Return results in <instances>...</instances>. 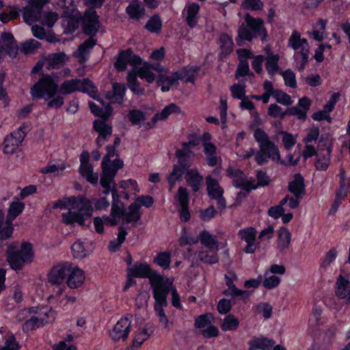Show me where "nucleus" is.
<instances>
[{
    "instance_id": "nucleus-1",
    "label": "nucleus",
    "mask_w": 350,
    "mask_h": 350,
    "mask_svg": "<svg viewBox=\"0 0 350 350\" xmlns=\"http://www.w3.org/2000/svg\"><path fill=\"white\" fill-rule=\"evenodd\" d=\"M152 70L161 73L157 83L161 86L162 92L169 91L171 88L178 84L179 80H183L186 83L193 82L196 72V69L189 68L167 75L165 72L163 73L165 68L159 64H151L145 62L142 66L139 68L137 66L134 70L129 73L128 85L131 90L137 94H144V90L140 88L137 83L136 75L146 82L152 83L155 79V75Z\"/></svg>"
},
{
    "instance_id": "nucleus-2",
    "label": "nucleus",
    "mask_w": 350,
    "mask_h": 350,
    "mask_svg": "<svg viewBox=\"0 0 350 350\" xmlns=\"http://www.w3.org/2000/svg\"><path fill=\"white\" fill-rule=\"evenodd\" d=\"M133 278H148L153 291L155 300L154 310L159 317V322L165 327H169V321L163 308L167 306V295L172 285L169 278L152 272L150 266L146 262H137L127 269V281L126 288L133 283Z\"/></svg>"
},
{
    "instance_id": "nucleus-3",
    "label": "nucleus",
    "mask_w": 350,
    "mask_h": 350,
    "mask_svg": "<svg viewBox=\"0 0 350 350\" xmlns=\"http://www.w3.org/2000/svg\"><path fill=\"white\" fill-rule=\"evenodd\" d=\"M92 202L96 210H105L109 206V202L104 197L91 201L84 196H78L64 198L54 202L52 203V208L67 210L62 213V221L65 225L83 226L92 216Z\"/></svg>"
},
{
    "instance_id": "nucleus-4",
    "label": "nucleus",
    "mask_w": 350,
    "mask_h": 350,
    "mask_svg": "<svg viewBox=\"0 0 350 350\" xmlns=\"http://www.w3.org/2000/svg\"><path fill=\"white\" fill-rule=\"evenodd\" d=\"M85 280L84 271L78 265L64 262L54 266L48 274V281L51 284H60L64 282L70 289L80 288Z\"/></svg>"
},
{
    "instance_id": "nucleus-5",
    "label": "nucleus",
    "mask_w": 350,
    "mask_h": 350,
    "mask_svg": "<svg viewBox=\"0 0 350 350\" xmlns=\"http://www.w3.org/2000/svg\"><path fill=\"white\" fill-rule=\"evenodd\" d=\"M59 90V85L53 77L45 75L31 88L30 93L34 98H43L48 100V107L51 108L61 107L64 100L62 96L55 97Z\"/></svg>"
},
{
    "instance_id": "nucleus-6",
    "label": "nucleus",
    "mask_w": 350,
    "mask_h": 350,
    "mask_svg": "<svg viewBox=\"0 0 350 350\" xmlns=\"http://www.w3.org/2000/svg\"><path fill=\"white\" fill-rule=\"evenodd\" d=\"M199 144V138L193 137L188 142L183 143L181 149L176 150V155L178 158L179 165H174L172 172L167 177L170 187L180 181L183 176L186 174L188 168L187 162L195 157V148Z\"/></svg>"
},
{
    "instance_id": "nucleus-7",
    "label": "nucleus",
    "mask_w": 350,
    "mask_h": 350,
    "mask_svg": "<svg viewBox=\"0 0 350 350\" xmlns=\"http://www.w3.org/2000/svg\"><path fill=\"white\" fill-rule=\"evenodd\" d=\"M254 136L258 143L260 150L255 154V161L259 165L267 163L271 159L275 163L285 164L282 159L278 147L269 139L267 133L260 129L255 130Z\"/></svg>"
},
{
    "instance_id": "nucleus-8",
    "label": "nucleus",
    "mask_w": 350,
    "mask_h": 350,
    "mask_svg": "<svg viewBox=\"0 0 350 350\" xmlns=\"http://www.w3.org/2000/svg\"><path fill=\"white\" fill-rule=\"evenodd\" d=\"M47 0H29V5L23 8V21L31 25L37 21L42 25L52 27L58 18V14L53 12H42Z\"/></svg>"
},
{
    "instance_id": "nucleus-9",
    "label": "nucleus",
    "mask_w": 350,
    "mask_h": 350,
    "mask_svg": "<svg viewBox=\"0 0 350 350\" xmlns=\"http://www.w3.org/2000/svg\"><path fill=\"white\" fill-rule=\"evenodd\" d=\"M116 154L115 147L109 146L107 147V154L102 161L103 173L100 178V184L105 189L104 193L109 194L111 189H116L114 177L119 169L123 165L122 161L116 159L111 161V158Z\"/></svg>"
},
{
    "instance_id": "nucleus-10",
    "label": "nucleus",
    "mask_w": 350,
    "mask_h": 350,
    "mask_svg": "<svg viewBox=\"0 0 350 350\" xmlns=\"http://www.w3.org/2000/svg\"><path fill=\"white\" fill-rule=\"evenodd\" d=\"M288 46L295 51V66L303 70L309 57L310 46L307 40L302 38L298 31H293L288 40Z\"/></svg>"
},
{
    "instance_id": "nucleus-11",
    "label": "nucleus",
    "mask_w": 350,
    "mask_h": 350,
    "mask_svg": "<svg viewBox=\"0 0 350 350\" xmlns=\"http://www.w3.org/2000/svg\"><path fill=\"white\" fill-rule=\"evenodd\" d=\"M261 36L265 39L267 36V32L263 27V21L260 18H255L247 14L244 23L238 31V38L237 42L241 44V40L251 41L254 38Z\"/></svg>"
},
{
    "instance_id": "nucleus-12",
    "label": "nucleus",
    "mask_w": 350,
    "mask_h": 350,
    "mask_svg": "<svg viewBox=\"0 0 350 350\" xmlns=\"http://www.w3.org/2000/svg\"><path fill=\"white\" fill-rule=\"evenodd\" d=\"M16 243L8 245L7 250V260L12 269H20L24 262H31L33 258L32 245L29 243H23L19 252L16 251Z\"/></svg>"
},
{
    "instance_id": "nucleus-13",
    "label": "nucleus",
    "mask_w": 350,
    "mask_h": 350,
    "mask_svg": "<svg viewBox=\"0 0 350 350\" xmlns=\"http://www.w3.org/2000/svg\"><path fill=\"white\" fill-rule=\"evenodd\" d=\"M113 203L111 205V214L109 216L104 215L102 217H96L94 219V226L96 232L103 233L104 231V225L115 226L120 221V218L123 215V204L117 199L116 189H111Z\"/></svg>"
},
{
    "instance_id": "nucleus-14",
    "label": "nucleus",
    "mask_w": 350,
    "mask_h": 350,
    "mask_svg": "<svg viewBox=\"0 0 350 350\" xmlns=\"http://www.w3.org/2000/svg\"><path fill=\"white\" fill-rule=\"evenodd\" d=\"M25 204L18 200H14L8 210L7 218L4 219V213L0 210V239L10 238L14 230L12 221L16 218L23 211Z\"/></svg>"
},
{
    "instance_id": "nucleus-15",
    "label": "nucleus",
    "mask_w": 350,
    "mask_h": 350,
    "mask_svg": "<svg viewBox=\"0 0 350 350\" xmlns=\"http://www.w3.org/2000/svg\"><path fill=\"white\" fill-rule=\"evenodd\" d=\"M228 173L232 178V183L235 187L247 191L256 189L257 185H267L269 181L267 174L262 172H259L257 174L258 184L256 183L254 180L252 178L248 179L239 170L230 168L228 170Z\"/></svg>"
},
{
    "instance_id": "nucleus-16",
    "label": "nucleus",
    "mask_w": 350,
    "mask_h": 350,
    "mask_svg": "<svg viewBox=\"0 0 350 350\" xmlns=\"http://www.w3.org/2000/svg\"><path fill=\"white\" fill-rule=\"evenodd\" d=\"M54 319L55 313L48 306L31 308L30 319L23 323V329L25 332H29L53 321Z\"/></svg>"
},
{
    "instance_id": "nucleus-17",
    "label": "nucleus",
    "mask_w": 350,
    "mask_h": 350,
    "mask_svg": "<svg viewBox=\"0 0 350 350\" xmlns=\"http://www.w3.org/2000/svg\"><path fill=\"white\" fill-rule=\"evenodd\" d=\"M75 91L86 93L92 98H96V88L89 79H73L66 80L59 88V92L62 94H69Z\"/></svg>"
},
{
    "instance_id": "nucleus-18",
    "label": "nucleus",
    "mask_w": 350,
    "mask_h": 350,
    "mask_svg": "<svg viewBox=\"0 0 350 350\" xmlns=\"http://www.w3.org/2000/svg\"><path fill=\"white\" fill-rule=\"evenodd\" d=\"M69 57L64 53L60 52L49 55L44 60L38 62L32 69L33 73H36L45 66L48 70L58 68L68 61Z\"/></svg>"
},
{
    "instance_id": "nucleus-19",
    "label": "nucleus",
    "mask_w": 350,
    "mask_h": 350,
    "mask_svg": "<svg viewBox=\"0 0 350 350\" xmlns=\"http://www.w3.org/2000/svg\"><path fill=\"white\" fill-rule=\"evenodd\" d=\"M132 320L131 314L120 318L110 332L111 338L115 341L126 340L131 332Z\"/></svg>"
},
{
    "instance_id": "nucleus-20",
    "label": "nucleus",
    "mask_w": 350,
    "mask_h": 350,
    "mask_svg": "<svg viewBox=\"0 0 350 350\" xmlns=\"http://www.w3.org/2000/svg\"><path fill=\"white\" fill-rule=\"evenodd\" d=\"M25 137V133L22 127L18 128L4 139L3 150L5 154L14 153Z\"/></svg>"
},
{
    "instance_id": "nucleus-21",
    "label": "nucleus",
    "mask_w": 350,
    "mask_h": 350,
    "mask_svg": "<svg viewBox=\"0 0 350 350\" xmlns=\"http://www.w3.org/2000/svg\"><path fill=\"white\" fill-rule=\"evenodd\" d=\"M18 53V46L12 33L2 32L0 36V57L8 55L15 57Z\"/></svg>"
},
{
    "instance_id": "nucleus-22",
    "label": "nucleus",
    "mask_w": 350,
    "mask_h": 350,
    "mask_svg": "<svg viewBox=\"0 0 350 350\" xmlns=\"http://www.w3.org/2000/svg\"><path fill=\"white\" fill-rule=\"evenodd\" d=\"M206 185L208 196L212 200H217V205L219 209L224 210L226 206V202L223 198V189L220 187L218 182L211 177H207Z\"/></svg>"
},
{
    "instance_id": "nucleus-23",
    "label": "nucleus",
    "mask_w": 350,
    "mask_h": 350,
    "mask_svg": "<svg viewBox=\"0 0 350 350\" xmlns=\"http://www.w3.org/2000/svg\"><path fill=\"white\" fill-rule=\"evenodd\" d=\"M142 64V59L135 55L131 50L124 51L120 53L114 65L118 70H124L127 65H131L135 68Z\"/></svg>"
},
{
    "instance_id": "nucleus-24",
    "label": "nucleus",
    "mask_w": 350,
    "mask_h": 350,
    "mask_svg": "<svg viewBox=\"0 0 350 350\" xmlns=\"http://www.w3.org/2000/svg\"><path fill=\"white\" fill-rule=\"evenodd\" d=\"M335 294L347 303H350V280L348 275L340 274L335 283Z\"/></svg>"
},
{
    "instance_id": "nucleus-25",
    "label": "nucleus",
    "mask_w": 350,
    "mask_h": 350,
    "mask_svg": "<svg viewBox=\"0 0 350 350\" xmlns=\"http://www.w3.org/2000/svg\"><path fill=\"white\" fill-rule=\"evenodd\" d=\"M84 32L90 36L94 35L98 30L100 23L96 11L94 9H89L84 14L83 18Z\"/></svg>"
},
{
    "instance_id": "nucleus-26",
    "label": "nucleus",
    "mask_w": 350,
    "mask_h": 350,
    "mask_svg": "<svg viewBox=\"0 0 350 350\" xmlns=\"http://www.w3.org/2000/svg\"><path fill=\"white\" fill-rule=\"evenodd\" d=\"M93 244L88 240H77L71 246L72 256L80 260L88 256L93 252Z\"/></svg>"
},
{
    "instance_id": "nucleus-27",
    "label": "nucleus",
    "mask_w": 350,
    "mask_h": 350,
    "mask_svg": "<svg viewBox=\"0 0 350 350\" xmlns=\"http://www.w3.org/2000/svg\"><path fill=\"white\" fill-rule=\"evenodd\" d=\"M339 98V94L337 93L333 94L329 98V100L324 105L323 109L312 115V118L317 121L327 120L330 122L331 118L329 116L330 112L333 110L336 102Z\"/></svg>"
},
{
    "instance_id": "nucleus-28",
    "label": "nucleus",
    "mask_w": 350,
    "mask_h": 350,
    "mask_svg": "<svg viewBox=\"0 0 350 350\" xmlns=\"http://www.w3.org/2000/svg\"><path fill=\"white\" fill-rule=\"evenodd\" d=\"M180 113V107L171 103L165 106L160 112L154 114L152 119V124H148L146 128L152 127L157 122L167 120L171 115Z\"/></svg>"
},
{
    "instance_id": "nucleus-29",
    "label": "nucleus",
    "mask_w": 350,
    "mask_h": 350,
    "mask_svg": "<svg viewBox=\"0 0 350 350\" xmlns=\"http://www.w3.org/2000/svg\"><path fill=\"white\" fill-rule=\"evenodd\" d=\"M94 127L98 133V136L96 139L97 144L101 146L105 144L107 138L111 135V126L104 120H97L94 122Z\"/></svg>"
},
{
    "instance_id": "nucleus-30",
    "label": "nucleus",
    "mask_w": 350,
    "mask_h": 350,
    "mask_svg": "<svg viewBox=\"0 0 350 350\" xmlns=\"http://www.w3.org/2000/svg\"><path fill=\"white\" fill-rule=\"evenodd\" d=\"M256 231L254 228H247L241 230L239 232L240 238L247 243L245 252L247 254H252L256 250L254 241L256 239Z\"/></svg>"
},
{
    "instance_id": "nucleus-31",
    "label": "nucleus",
    "mask_w": 350,
    "mask_h": 350,
    "mask_svg": "<svg viewBox=\"0 0 350 350\" xmlns=\"http://www.w3.org/2000/svg\"><path fill=\"white\" fill-rule=\"evenodd\" d=\"M94 99L98 102L99 105H96L92 102L88 103L92 113L101 118H108L111 115L112 111V109L110 107V106L104 104L103 101L99 98L97 92L96 93V98Z\"/></svg>"
},
{
    "instance_id": "nucleus-32",
    "label": "nucleus",
    "mask_w": 350,
    "mask_h": 350,
    "mask_svg": "<svg viewBox=\"0 0 350 350\" xmlns=\"http://www.w3.org/2000/svg\"><path fill=\"white\" fill-rule=\"evenodd\" d=\"M141 212L137 203L131 204L126 211L123 206V215L120 218L124 223H136L141 217Z\"/></svg>"
},
{
    "instance_id": "nucleus-33",
    "label": "nucleus",
    "mask_w": 350,
    "mask_h": 350,
    "mask_svg": "<svg viewBox=\"0 0 350 350\" xmlns=\"http://www.w3.org/2000/svg\"><path fill=\"white\" fill-rule=\"evenodd\" d=\"M250 350H256L258 349L262 350H271L275 342L264 337H254L249 342Z\"/></svg>"
},
{
    "instance_id": "nucleus-34",
    "label": "nucleus",
    "mask_w": 350,
    "mask_h": 350,
    "mask_svg": "<svg viewBox=\"0 0 350 350\" xmlns=\"http://www.w3.org/2000/svg\"><path fill=\"white\" fill-rule=\"evenodd\" d=\"M96 44V41L90 38L80 45L74 53V56L79 59L81 63H83L87 60L88 53L93 46Z\"/></svg>"
},
{
    "instance_id": "nucleus-35",
    "label": "nucleus",
    "mask_w": 350,
    "mask_h": 350,
    "mask_svg": "<svg viewBox=\"0 0 350 350\" xmlns=\"http://www.w3.org/2000/svg\"><path fill=\"white\" fill-rule=\"evenodd\" d=\"M288 189L295 196H301L304 194L305 186L304 178L300 174H295L293 180L288 184Z\"/></svg>"
},
{
    "instance_id": "nucleus-36",
    "label": "nucleus",
    "mask_w": 350,
    "mask_h": 350,
    "mask_svg": "<svg viewBox=\"0 0 350 350\" xmlns=\"http://www.w3.org/2000/svg\"><path fill=\"white\" fill-rule=\"evenodd\" d=\"M185 178L187 183L192 187L194 192L199 190L200 185L202 181V177L199 174L196 170L187 168Z\"/></svg>"
},
{
    "instance_id": "nucleus-37",
    "label": "nucleus",
    "mask_w": 350,
    "mask_h": 350,
    "mask_svg": "<svg viewBox=\"0 0 350 350\" xmlns=\"http://www.w3.org/2000/svg\"><path fill=\"white\" fill-rule=\"evenodd\" d=\"M278 236L277 247L280 250L282 251L289 246L291 234L287 228H281L278 231Z\"/></svg>"
},
{
    "instance_id": "nucleus-38",
    "label": "nucleus",
    "mask_w": 350,
    "mask_h": 350,
    "mask_svg": "<svg viewBox=\"0 0 350 350\" xmlns=\"http://www.w3.org/2000/svg\"><path fill=\"white\" fill-rule=\"evenodd\" d=\"M217 250L204 247V249L199 251L198 258L204 263L215 264L218 262Z\"/></svg>"
},
{
    "instance_id": "nucleus-39",
    "label": "nucleus",
    "mask_w": 350,
    "mask_h": 350,
    "mask_svg": "<svg viewBox=\"0 0 350 350\" xmlns=\"http://www.w3.org/2000/svg\"><path fill=\"white\" fill-rule=\"evenodd\" d=\"M144 8L142 4L137 1H133L126 8V13L130 18L139 20L144 16Z\"/></svg>"
},
{
    "instance_id": "nucleus-40",
    "label": "nucleus",
    "mask_w": 350,
    "mask_h": 350,
    "mask_svg": "<svg viewBox=\"0 0 350 350\" xmlns=\"http://www.w3.org/2000/svg\"><path fill=\"white\" fill-rule=\"evenodd\" d=\"M66 166L64 162L50 163L40 170L42 174H51L54 176L62 175Z\"/></svg>"
},
{
    "instance_id": "nucleus-41",
    "label": "nucleus",
    "mask_w": 350,
    "mask_h": 350,
    "mask_svg": "<svg viewBox=\"0 0 350 350\" xmlns=\"http://www.w3.org/2000/svg\"><path fill=\"white\" fill-rule=\"evenodd\" d=\"M202 245L206 249L218 250L216 237L207 231L201 232L199 235Z\"/></svg>"
},
{
    "instance_id": "nucleus-42",
    "label": "nucleus",
    "mask_w": 350,
    "mask_h": 350,
    "mask_svg": "<svg viewBox=\"0 0 350 350\" xmlns=\"http://www.w3.org/2000/svg\"><path fill=\"white\" fill-rule=\"evenodd\" d=\"M239 325V320L233 314L226 316L220 325L223 332L234 331Z\"/></svg>"
},
{
    "instance_id": "nucleus-43",
    "label": "nucleus",
    "mask_w": 350,
    "mask_h": 350,
    "mask_svg": "<svg viewBox=\"0 0 350 350\" xmlns=\"http://www.w3.org/2000/svg\"><path fill=\"white\" fill-rule=\"evenodd\" d=\"M21 12L20 9L16 6H8L0 14V21L3 23H7L12 20L16 19Z\"/></svg>"
},
{
    "instance_id": "nucleus-44",
    "label": "nucleus",
    "mask_w": 350,
    "mask_h": 350,
    "mask_svg": "<svg viewBox=\"0 0 350 350\" xmlns=\"http://www.w3.org/2000/svg\"><path fill=\"white\" fill-rule=\"evenodd\" d=\"M199 8L196 3L189 4L187 6V23L191 27H195L197 24Z\"/></svg>"
},
{
    "instance_id": "nucleus-45",
    "label": "nucleus",
    "mask_w": 350,
    "mask_h": 350,
    "mask_svg": "<svg viewBox=\"0 0 350 350\" xmlns=\"http://www.w3.org/2000/svg\"><path fill=\"white\" fill-rule=\"evenodd\" d=\"M206 160L209 165L215 166L217 163L216 147L211 143L206 142L204 145Z\"/></svg>"
},
{
    "instance_id": "nucleus-46",
    "label": "nucleus",
    "mask_w": 350,
    "mask_h": 350,
    "mask_svg": "<svg viewBox=\"0 0 350 350\" xmlns=\"http://www.w3.org/2000/svg\"><path fill=\"white\" fill-rule=\"evenodd\" d=\"M5 79V73L3 71L0 72V105L3 107L9 106L10 98L6 89L3 87V83Z\"/></svg>"
},
{
    "instance_id": "nucleus-47",
    "label": "nucleus",
    "mask_w": 350,
    "mask_h": 350,
    "mask_svg": "<svg viewBox=\"0 0 350 350\" xmlns=\"http://www.w3.org/2000/svg\"><path fill=\"white\" fill-rule=\"evenodd\" d=\"M79 171L81 174L84 176L88 182L92 184L98 182V176L97 174L93 173V169L90 164L80 165Z\"/></svg>"
},
{
    "instance_id": "nucleus-48",
    "label": "nucleus",
    "mask_w": 350,
    "mask_h": 350,
    "mask_svg": "<svg viewBox=\"0 0 350 350\" xmlns=\"http://www.w3.org/2000/svg\"><path fill=\"white\" fill-rule=\"evenodd\" d=\"M262 285L267 289H272L279 286L281 282L280 276L272 275L268 271L265 273L264 280H262Z\"/></svg>"
},
{
    "instance_id": "nucleus-49",
    "label": "nucleus",
    "mask_w": 350,
    "mask_h": 350,
    "mask_svg": "<svg viewBox=\"0 0 350 350\" xmlns=\"http://www.w3.org/2000/svg\"><path fill=\"white\" fill-rule=\"evenodd\" d=\"M125 90L124 85L114 83L113 84V95L109 98L111 103H120L123 100Z\"/></svg>"
},
{
    "instance_id": "nucleus-50",
    "label": "nucleus",
    "mask_w": 350,
    "mask_h": 350,
    "mask_svg": "<svg viewBox=\"0 0 350 350\" xmlns=\"http://www.w3.org/2000/svg\"><path fill=\"white\" fill-rule=\"evenodd\" d=\"M331 148L329 146L327 147L325 153L322 155L320 154L317 155L318 159L316 161V167L318 170H325L329 165V156L331 153Z\"/></svg>"
},
{
    "instance_id": "nucleus-51",
    "label": "nucleus",
    "mask_w": 350,
    "mask_h": 350,
    "mask_svg": "<svg viewBox=\"0 0 350 350\" xmlns=\"http://www.w3.org/2000/svg\"><path fill=\"white\" fill-rule=\"evenodd\" d=\"M279 56L277 54L268 53L266 59V69L271 75H273L278 70Z\"/></svg>"
},
{
    "instance_id": "nucleus-52",
    "label": "nucleus",
    "mask_w": 350,
    "mask_h": 350,
    "mask_svg": "<svg viewBox=\"0 0 350 350\" xmlns=\"http://www.w3.org/2000/svg\"><path fill=\"white\" fill-rule=\"evenodd\" d=\"M129 121L135 125L141 126L146 120V115L140 110L133 109L128 115Z\"/></svg>"
},
{
    "instance_id": "nucleus-53",
    "label": "nucleus",
    "mask_w": 350,
    "mask_h": 350,
    "mask_svg": "<svg viewBox=\"0 0 350 350\" xmlns=\"http://www.w3.org/2000/svg\"><path fill=\"white\" fill-rule=\"evenodd\" d=\"M220 47L222 53L228 54L232 51L233 42L232 38L228 34H221L219 37Z\"/></svg>"
},
{
    "instance_id": "nucleus-54",
    "label": "nucleus",
    "mask_w": 350,
    "mask_h": 350,
    "mask_svg": "<svg viewBox=\"0 0 350 350\" xmlns=\"http://www.w3.org/2000/svg\"><path fill=\"white\" fill-rule=\"evenodd\" d=\"M213 316L208 313L204 315H201L196 320V326L199 328L202 332L206 328L212 324Z\"/></svg>"
},
{
    "instance_id": "nucleus-55",
    "label": "nucleus",
    "mask_w": 350,
    "mask_h": 350,
    "mask_svg": "<svg viewBox=\"0 0 350 350\" xmlns=\"http://www.w3.org/2000/svg\"><path fill=\"white\" fill-rule=\"evenodd\" d=\"M40 46L41 44L38 41L34 39H30L22 44L21 50L25 54H30L34 53L36 50L40 49Z\"/></svg>"
},
{
    "instance_id": "nucleus-56",
    "label": "nucleus",
    "mask_w": 350,
    "mask_h": 350,
    "mask_svg": "<svg viewBox=\"0 0 350 350\" xmlns=\"http://www.w3.org/2000/svg\"><path fill=\"white\" fill-rule=\"evenodd\" d=\"M175 203L179 206H188V192L187 189L183 187L178 188V192L174 197Z\"/></svg>"
},
{
    "instance_id": "nucleus-57",
    "label": "nucleus",
    "mask_w": 350,
    "mask_h": 350,
    "mask_svg": "<svg viewBox=\"0 0 350 350\" xmlns=\"http://www.w3.org/2000/svg\"><path fill=\"white\" fill-rule=\"evenodd\" d=\"M55 284V286L53 289V293L49 299L51 302H54L57 305H59V300L62 299V297L64 295V293L66 290V286L62 284Z\"/></svg>"
},
{
    "instance_id": "nucleus-58",
    "label": "nucleus",
    "mask_w": 350,
    "mask_h": 350,
    "mask_svg": "<svg viewBox=\"0 0 350 350\" xmlns=\"http://www.w3.org/2000/svg\"><path fill=\"white\" fill-rule=\"evenodd\" d=\"M170 254L167 252H161L158 254L154 258V262L157 265L167 269L169 267L170 263Z\"/></svg>"
},
{
    "instance_id": "nucleus-59",
    "label": "nucleus",
    "mask_w": 350,
    "mask_h": 350,
    "mask_svg": "<svg viewBox=\"0 0 350 350\" xmlns=\"http://www.w3.org/2000/svg\"><path fill=\"white\" fill-rule=\"evenodd\" d=\"M150 336V332L148 329L144 328L136 332L133 339V345L135 347H139Z\"/></svg>"
},
{
    "instance_id": "nucleus-60",
    "label": "nucleus",
    "mask_w": 350,
    "mask_h": 350,
    "mask_svg": "<svg viewBox=\"0 0 350 350\" xmlns=\"http://www.w3.org/2000/svg\"><path fill=\"white\" fill-rule=\"evenodd\" d=\"M126 235V232L123 228H120L117 239L110 242L109 245V250L111 252H116L124 241Z\"/></svg>"
},
{
    "instance_id": "nucleus-61",
    "label": "nucleus",
    "mask_w": 350,
    "mask_h": 350,
    "mask_svg": "<svg viewBox=\"0 0 350 350\" xmlns=\"http://www.w3.org/2000/svg\"><path fill=\"white\" fill-rule=\"evenodd\" d=\"M301 198L294 195L293 196H286L280 202L282 206H286L289 208L294 209L299 206Z\"/></svg>"
},
{
    "instance_id": "nucleus-62",
    "label": "nucleus",
    "mask_w": 350,
    "mask_h": 350,
    "mask_svg": "<svg viewBox=\"0 0 350 350\" xmlns=\"http://www.w3.org/2000/svg\"><path fill=\"white\" fill-rule=\"evenodd\" d=\"M281 134L282 135V142L283 143V145L287 150L291 149L295 144L297 141L296 136L293 135L291 133H286V132H282Z\"/></svg>"
},
{
    "instance_id": "nucleus-63",
    "label": "nucleus",
    "mask_w": 350,
    "mask_h": 350,
    "mask_svg": "<svg viewBox=\"0 0 350 350\" xmlns=\"http://www.w3.org/2000/svg\"><path fill=\"white\" fill-rule=\"evenodd\" d=\"M161 21L159 16L152 17L146 23V29L151 32H159L161 29Z\"/></svg>"
},
{
    "instance_id": "nucleus-64",
    "label": "nucleus",
    "mask_w": 350,
    "mask_h": 350,
    "mask_svg": "<svg viewBox=\"0 0 350 350\" xmlns=\"http://www.w3.org/2000/svg\"><path fill=\"white\" fill-rule=\"evenodd\" d=\"M306 132V136L303 139V142L305 144L317 141L319 135V131L318 128L311 127L307 129Z\"/></svg>"
}]
</instances>
